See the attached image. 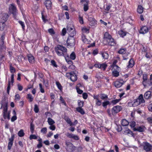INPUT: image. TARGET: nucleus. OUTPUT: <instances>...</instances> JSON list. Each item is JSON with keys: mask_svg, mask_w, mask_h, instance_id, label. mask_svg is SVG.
I'll return each instance as SVG.
<instances>
[{"mask_svg": "<svg viewBox=\"0 0 152 152\" xmlns=\"http://www.w3.org/2000/svg\"><path fill=\"white\" fill-rule=\"evenodd\" d=\"M68 33L71 36H74L76 34L75 28L72 24H68L67 27Z\"/></svg>", "mask_w": 152, "mask_h": 152, "instance_id": "f257e3e1", "label": "nucleus"}, {"mask_svg": "<svg viewBox=\"0 0 152 152\" xmlns=\"http://www.w3.org/2000/svg\"><path fill=\"white\" fill-rule=\"evenodd\" d=\"M65 145H66L65 149L66 151L72 152L75 150L76 147L74 146L72 143L66 142Z\"/></svg>", "mask_w": 152, "mask_h": 152, "instance_id": "f03ea898", "label": "nucleus"}, {"mask_svg": "<svg viewBox=\"0 0 152 152\" xmlns=\"http://www.w3.org/2000/svg\"><path fill=\"white\" fill-rule=\"evenodd\" d=\"M74 36H71L68 38L66 40V45L67 47H73L75 45V39Z\"/></svg>", "mask_w": 152, "mask_h": 152, "instance_id": "7ed1b4c3", "label": "nucleus"}, {"mask_svg": "<svg viewBox=\"0 0 152 152\" xmlns=\"http://www.w3.org/2000/svg\"><path fill=\"white\" fill-rule=\"evenodd\" d=\"M141 146L143 147V149L147 152L150 151L152 149V145L147 142H143Z\"/></svg>", "mask_w": 152, "mask_h": 152, "instance_id": "20e7f679", "label": "nucleus"}, {"mask_svg": "<svg viewBox=\"0 0 152 152\" xmlns=\"http://www.w3.org/2000/svg\"><path fill=\"white\" fill-rule=\"evenodd\" d=\"M122 109V107L120 106H114L111 109L112 114L113 115H115L120 112Z\"/></svg>", "mask_w": 152, "mask_h": 152, "instance_id": "39448f33", "label": "nucleus"}, {"mask_svg": "<svg viewBox=\"0 0 152 152\" xmlns=\"http://www.w3.org/2000/svg\"><path fill=\"white\" fill-rule=\"evenodd\" d=\"M55 51L56 53H58V51H61L64 53H66L67 52V49L65 47L60 45H58L56 47H55Z\"/></svg>", "mask_w": 152, "mask_h": 152, "instance_id": "423d86ee", "label": "nucleus"}, {"mask_svg": "<svg viewBox=\"0 0 152 152\" xmlns=\"http://www.w3.org/2000/svg\"><path fill=\"white\" fill-rule=\"evenodd\" d=\"M69 74L70 76V79L73 82H75L77 80V77L76 74L74 72H72L66 74V76L68 77L67 74Z\"/></svg>", "mask_w": 152, "mask_h": 152, "instance_id": "0eeeda50", "label": "nucleus"}, {"mask_svg": "<svg viewBox=\"0 0 152 152\" xmlns=\"http://www.w3.org/2000/svg\"><path fill=\"white\" fill-rule=\"evenodd\" d=\"M124 83L125 82H121L118 80H117L115 82L114 85L116 87L118 88L121 87Z\"/></svg>", "mask_w": 152, "mask_h": 152, "instance_id": "6e6552de", "label": "nucleus"}, {"mask_svg": "<svg viewBox=\"0 0 152 152\" xmlns=\"http://www.w3.org/2000/svg\"><path fill=\"white\" fill-rule=\"evenodd\" d=\"M88 0H81V2L84 4V10H88Z\"/></svg>", "mask_w": 152, "mask_h": 152, "instance_id": "1a4fd4ad", "label": "nucleus"}, {"mask_svg": "<svg viewBox=\"0 0 152 152\" xmlns=\"http://www.w3.org/2000/svg\"><path fill=\"white\" fill-rule=\"evenodd\" d=\"M148 28L146 26H144L141 28L140 32V34H145L148 32Z\"/></svg>", "mask_w": 152, "mask_h": 152, "instance_id": "9d476101", "label": "nucleus"}, {"mask_svg": "<svg viewBox=\"0 0 152 152\" xmlns=\"http://www.w3.org/2000/svg\"><path fill=\"white\" fill-rule=\"evenodd\" d=\"M52 3L50 0H46L45 4L47 9H49L51 6Z\"/></svg>", "mask_w": 152, "mask_h": 152, "instance_id": "9b49d317", "label": "nucleus"}, {"mask_svg": "<svg viewBox=\"0 0 152 152\" xmlns=\"http://www.w3.org/2000/svg\"><path fill=\"white\" fill-rule=\"evenodd\" d=\"M27 57L29 62L31 64H33L34 62V58L31 54H28L27 55Z\"/></svg>", "mask_w": 152, "mask_h": 152, "instance_id": "f8f14e48", "label": "nucleus"}, {"mask_svg": "<svg viewBox=\"0 0 152 152\" xmlns=\"http://www.w3.org/2000/svg\"><path fill=\"white\" fill-rule=\"evenodd\" d=\"M88 20L90 22V25L91 26H94L96 23L95 19L92 17H88Z\"/></svg>", "mask_w": 152, "mask_h": 152, "instance_id": "ddd939ff", "label": "nucleus"}, {"mask_svg": "<svg viewBox=\"0 0 152 152\" xmlns=\"http://www.w3.org/2000/svg\"><path fill=\"white\" fill-rule=\"evenodd\" d=\"M112 37L107 32H106L104 34V40L107 41Z\"/></svg>", "mask_w": 152, "mask_h": 152, "instance_id": "4468645a", "label": "nucleus"}, {"mask_svg": "<svg viewBox=\"0 0 152 152\" xmlns=\"http://www.w3.org/2000/svg\"><path fill=\"white\" fill-rule=\"evenodd\" d=\"M108 42L109 45H110L111 46H115L116 44L114 42V39H113L111 37V38L109 40L107 41Z\"/></svg>", "mask_w": 152, "mask_h": 152, "instance_id": "2eb2a0df", "label": "nucleus"}, {"mask_svg": "<svg viewBox=\"0 0 152 152\" xmlns=\"http://www.w3.org/2000/svg\"><path fill=\"white\" fill-rule=\"evenodd\" d=\"M42 18L44 22H46L48 21V20L46 19L47 18V16L46 13H45V11H43L42 12Z\"/></svg>", "mask_w": 152, "mask_h": 152, "instance_id": "dca6fc26", "label": "nucleus"}, {"mask_svg": "<svg viewBox=\"0 0 152 152\" xmlns=\"http://www.w3.org/2000/svg\"><path fill=\"white\" fill-rule=\"evenodd\" d=\"M3 113H7L8 110V102L5 101L3 105Z\"/></svg>", "mask_w": 152, "mask_h": 152, "instance_id": "f3484780", "label": "nucleus"}, {"mask_svg": "<svg viewBox=\"0 0 152 152\" xmlns=\"http://www.w3.org/2000/svg\"><path fill=\"white\" fill-rule=\"evenodd\" d=\"M133 129L134 131H137L140 132H142L144 131V128L141 126L138 127L137 128H134Z\"/></svg>", "mask_w": 152, "mask_h": 152, "instance_id": "a211bd4d", "label": "nucleus"}, {"mask_svg": "<svg viewBox=\"0 0 152 152\" xmlns=\"http://www.w3.org/2000/svg\"><path fill=\"white\" fill-rule=\"evenodd\" d=\"M151 92L150 91L146 92L144 94V98L145 99H148L150 98L151 96Z\"/></svg>", "mask_w": 152, "mask_h": 152, "instance_id": "6ab92c4d", "label": "nucleus"}, {"mask_svg": "<svg viewBox=\"0 0 152 152\" xmlns=\"http://www.w3.org/2000/svg\"><path fill=\"white\" fill-rule=\"evenodd\" d=\"M137 99L141 103H143L145 102V100L143 99V95L142 94L140 95L138 98Z\"/></svg>", "mask_w": 152, "mask_h": 152, "instance_id": "aec40b11", "label": "nucleus"}, {"mask_svg": "<svg viewBox=\"0 0 152 152\" xmlns=\"http://www.w3.org/2000/svg\"><path fill=\"white\" fill-rule=\"evenodd\" d=\"M129 123L125 119H123L121 121V124L123 126H126L128 125Z\"/></svg>", "mask_w": 152, "mask_h": 152, "instance_id": "412c9836", "label": "nucleus"}, {"mask_svg": "<svg viewBox=\"0 0 152 152\" xmlns=\"http://www.w3.org/2000/svg\"><path fill=\"white\" fill-rule=\"evenodd\" d=\"M58 52H59V53H56L59 56H63L64 57H65L66 56V53H64V52H63L61 51H58Z\"/></svg>", "mask_w": 152, "mask_h": 152, "instance_id": "4be33fe9", "label": "nucleus"}, {"mask_svg": "<svg viewBox=\"0 0 152 152\" xmlns=\"http://www.w3.org/2000/svg\"><path fill=\"white\" fill-rule=\"evenodd\" d=\"M76 110L78 112L80 113L82 115H83L85 113L84 110L82 108L77 107L76 108Z\"/></svg>", "mask_w": 152, "mask_h": 152, "instance_id": "5701e85b", "label": "nucleus"}, {"mask_svg": "<svg viewBox=\"0 0 152 152\" xmlns=\"http://www.w3.org/2000/svg\"><path fill=\"white\" fill-rule=\"evenodd\" d=\"M101 54L103 58L104 59H108L109 57V55L106 52H101Z\"/></svg>", "mask_w": 152, "mask_h": 152, "instance_id": "b1692460", "label": "nucleus"}, {"mask_svg": "<svg viewBox=\"0 0 152 152\" xmlns=\"http://www.w3.org/2000/svg\"><path fill=\"white\" fill-rule=\"evenodd\" d=\"M123 133L125 134H133L132 132L128 128H126L125 129Z\"/></svg>", "mask_w": 152, "mask_h": 152, "instance_id": "393cba45", "label": "nucleus"}, {"mask_svg": "<svg viewBox=\"0 0 152 152\" xmlns=\"http://www.w3.org/2000/svg\"><path fill=\"white\" fill-rule=\"evenodd\" d=\"M140 102H139L137 99H134V103L132 104L133 107H135L139 105L140 103H141Z\"/></svg>", "mask_w": 152, "mask_h": 152, "instance_id": "a878e982", "label": "nucleus"}, {"mask_svg": "<svg viewBox=\"0 0 152 152\" xmlns=\"http://www.w3.org/2000/svg\"><path fill=\"white\" fill-rule=\"evenodd\" d=\"M118 34L121 36L123 37L125 36L126 34V32L122 30H121L120 31H119Z\"/></svg>", "mask_w": 152, "mask_h": 152, "instance_id": "bb28decb", "label": "nucleus"}, {"mask_svg": "<svg viewBox=\"0 0 152 152\" xmlns=\"http://www.w3.org/2000/svg\"><path fill=\"white\" fill-rule=\"evenodd\" d=\"M9 17L8 15L7 14L5 13L3 14L2 19L4 21H6Z\"/></svg>", "mask_w": 152, "mask_h": 152, "instance_id": "cd10ccee", "label": "nucleus"}, {"mask_svg": "<svg viewBox=\"0 0 152 152\" xmlns=\"http://www.w3.org/2000/svg\"><path fill=\"white\" fill-rule=\"evenodd\" d=\"M48 122L49 125H53L55 123V121L51 118H48Z\"/></svg>", "mask_w": 152, "mask_h": 152, "instance_id": "c85d7f7f", "label": "nucleus"}, {"mask_svg": "<svg viewBox=\"0 0 152 152\" xmlns=\"http://www.w3.org/2000/svg\"><path fill=\"white\" fill-rule=\"evenodd\" d=\"M99 96L101 99L103 100L106 99L108 98L107 95L103 94H100Z\"/></svg>", "mask_w": 152, "mask_h": 152, "instance_id": "c756f323", "label": "nucleus"}, {"mask_svg": "<svg viewBox=\"0 0 152 152\" xmlns=\"http://www.w3.org/2000/svg\"><path fill=\"white\" fill-rule=\"evenodd\" d=\"M24 133L23 129H21L18 133V135L20 137H22L24 135Z\"/></svg>", "mask_w": 152, "mask_h": 152, "instance_id": "7c9ffc66", "label": "nucleus"}, {"mask_svg": "<svg viewBox=\"0 0 152 152\" xmlns=\"http://www.w3.org/2000/svg\"><path fill=\"white\" fill-rule=\"evenodd\" d=\"M66 121V122L69 124L70 126L72 125V122L70 119L69 118H66L64 119Z\"/></svg>", "mask_w": 152, "mask_h": 152, "instance_id": "2f4dec72", "label": "nucleus"}, {"mask_svg": "<svg viewBox=\"0 0 152 152\" xmlns=\"http://www.w3.org/2000/svg\"><path fill=\"white\" fill-rule=\"evenodd\" d=\"M134 61L132 59H130L129 61V64L128 66V67L130 66V67H132L134 65Z\"/></svg>", "mask_w": 152, "mask_h": 152, "instance_id": "473e14b6", "label": "nucleus"}, {"mask_svg": "<svg viewBox=\"0 0 152 152\" xmlns=\"http://www.w3.org/2000/svg\"><path fill=\"white\" fill-rule=\"evenodd\" d=\"M30 131L32 133H33L34 130V125L31 122L30 125Z\"/></svg>", "mask_w": 152, "mask_h": 152, "instance_id": "72a5a7b5", "label": "nucleus"}, {"mask_svg": "<svg viewBox=\"0 0 152 152\" xmlns=\"http://www.w3.org/2000/svg\"><path fill=\"white\" fill-rule=\"evenodd\" d=\"M70 58L72 60H74L76 58V55L74 52H72L70 55Z\"/></svg>", "mask_w": 152, "mask_h": 152, "instance_id": "f704fd0d", "label": "nucleus"}, {"mask_svg": "<svg viewBox=\"0 0 152 152\" xmlns=\"http://www.w3.org/2000/svg\"><path fill=\"white\" fill-rule=\"evenodd\" d=\"M24 59V58L23 57L22 55H20L18 57V60L20 62H21L22 61V60Z\"/></svg>", "mask_w": 152, "mask_h": 152, "instance_id": "c9c22d12", "label": "nucleus"}, {"mask_svg": "<svg viewBox=\"0 0 152 152\" xmlns=\"http://www.w3.org/2000/svg\"><path fill=\"white\" fill-rule=\"evenodd\" d=\"M112 74L115 77H118L119 75V72L116 70L113 71L112 72Z\"/></svg>", "mask_w": 152, "mask_h": 152, "instance_id": "e433bc0d", "label": "nucleus"}, {"mask_svg": "<svg viewBox=\"0 0 152 152\" xmlns=\"http://www.w3.org/2000/svg\"><path fill=\"white\" fill-rule=\"evenodd\" d=\"M82 38L83 41L85 43H88V39L86 38V37L84 35H83L82 36Z\"/></svg>", "mask_w": 152, "mask_h": 152, "instance_id": "4c0bfd02", "label": "nucleus"}, {"mask_svg": "<svg viewBox=\"0 0 152 152\" xmlns=\"http://www.w3.org/2000/svg\"><path fill=\"white\" fill-rule=\"evenodd\" d=\"M126 52V49H121L118 51V53L119 54H124Z\"/></svg>", "mask_w": 152, "mask_h": 152, "instance_id": "58836bf2", "label": "nucleus"}, {"mask_svg": "<svg viewBox=\"0 0 152 152\" xmlns=\"http://www.w3.org/2000/svg\"><path fill=\"white\" fill-rule=\"evenodd\" d=\"M143 84L145 86V85L144 84V82L147 79V75L146 74H144L143 75Z\"/></svg>", "mask_w": 152, "mask_h": 152, "instance_id": "ea45409f", "label": "nucleus"}, {"mask_svg": "<svg viewBox=\"0 0 152 152\" xmlns=\"http://www.w3.org/2000/svg\"><path fill=\"white\" fill-rule=\"evenodd\" d=\"M78 105L79 106L78 107L82 108L83 106L84 102L80 101H78Z\"/></svg>", "mask_w": 152, "mask_h": 152, "instance_id": "a19ab883", "label": "nucleus"}, {"mask_svg": "<svg viewBox=\"0 0 152 152\" xmlns=\"http://www.w3.org/2000/svg\"><path fill=\"white\" fill-rule=\"evenodd\" d=\"M120 100V99H116L115 100H113L112 101L111 103L113 104V105H115Z\"/></svg>", "mask_w": 152, "mask_h": 152, "instance_id": "79ce46f5", "label": "nucleus"}, {"mask_svg": "<svg viewBox=\"0 0 152 152\" xmlns=\"http://www.w3.org/2000/svg\"><path fill=\"white\" fill-rule=\"evenodd\" d=\"M27 98L28 99H29V101L30 102H31L33 100V98L32 97V95L30 94H27Z\"/></svg>", "mask_w": 152, "mask_h": 152, "instance_id": "37998d69", "label": "nucleus"}, {"mask_svg": "<svg viewBox=\"0 0 152 152\" xmlns=\"http://www.w3.org/2000/svg\"><path fill=\"white\" fill-rule=\"evenodd\" d=\"M110 104V102L109 101L104 102L102 103V106L106 108L107 106Z\"/></svg>", "mask_w": 152, "mask_h": 152, "instance_id": "c03bdc74", "label": "nucleus"}, {"mask_svg": "<svg viewBox=\"0 0 152 152\" xmlns=\"http://www.w3.org/2000/svg\"><path fill=\"white\" fill-rule=\"evenodd\" d=\"M56 83L57 86L58 88L60 90H61L62 89V86L61 85L60 83L58 82H56Z\"/></svg>", "mask_w": 152, "mask_h": 152, "instance_id": "a18cd8bd", "label": "nucleus"}, {"mask_svg": "<svg viewBox=\"0 0 152 152\" xmlns=\"http://www.w3.org/2000/svg\"><path fill=\"white\" fill-rule=\"evenodd\" d=\"M16 7L13 4H11L9 6V10H15Z\"/></svg>", "mask_w": 152, "mask_h": 152, "instance_id": "49530a36", "label": "nucleus"}, {"mask_svg": "<svg viewBox=\"0 0 152 152\" xmlns=\"http://www.w3.org/2000/svg\"><path fill=\"white\" fill-rule=\"evenodd\" d=\"M34 112L36 113H37L39 111V109L37 105V104L34 105Z\"/></svg>", "mask_w": 152, "mask_h": 152, "instance_id": "de8ad7c7", "label": "nucleus"}, {"mask_svg": "<svg viewBox=\"0 0 152 152\" xmlns=\"http://www.w3.org/2000/svg\"><path fill=\"white\" fill-rule=\"evenodd\" d=\"M10 80H9L8 81V86L7 87V93L8 94H9L10 90Z\"/></svg>", "mask_w": 152, "mask_h": 152, "instance_id": "09e8293b", "label": "nucleus"}, {"mask_svg": "<svg viewBox=\"0 0 152 152\" xmlns=\"http://www.w3.org/2000/svg\"><path fill=\"white\" fill-rule=\"evenodd\" d=\"M37 138V137L34 134H31V135L29 139L30 140H31L33 139H36Z\"/></svg>", "mask_w": 152, "mask_h": 152, "instance_id": "8fccbe9b", "label": "nucleus"}, {"mask_svg": "<svg viewBox=\"0 0 152 152\" xmlns=\"http://www.w3.org/2000/svg\"><path fill=\"white\" fill-rule=\"evenodd\" d=\"M136 123L134 121H132L130 123V126L131 127V128H134L135 126Z\"/></svg>", "mask_w": 152, "mask_h": 152, "instance_id": "3c124183", "label": "nucleus"}, {"mask_svg": "<svg viewBox=\"0 0 152 152\" xmlns=\"http://www.w3.org/2000/svg\"><path fill=\"white\" fill-rule=\"evenodd\" d=\"M10 70L11 72L12 73H13L15 72V68L13 66H12L11 65L10 66Z\"/></svg>", "mask_w": 152, "mask_h": 152, "instance_id": "603ef678", "label": "nucleus"}, {"mask_svg": "<svg viewBox=\"0 0 152 152\" xmlns=\"http://www.w3.org/2000/svg\"><path fill=\"white\" fill-rule=\"evenodd\" d=\"M82 31L83 32L88 33L89 32V29L85 28H83L82 29Z\"/></svg>", "mask_w": 152, "mask_h": 152, "instance_id": "864d4df0", "label": "nucleus"}, {"mask_svg": "<svg viewBox=\"0 0 152 152\" xmlns=\"http://www.w3.org/2000/svg\"><path fill=\"white\" fill-rule=\"evenodd\" d=\"M107 66V64H101V68H102L104 70L105 69Z\"/></svg>", "mask_w": 152, "mask_h": 152, "instance_id": "5fc2aeb1", "label": "nucleus"}, {"mask_svg": "<svg viewBox=\"0 0 152 152\" xmlns=\"http://www.w3.org/2000/svg\"><path fill=\"white\" fill-rule=\"evenodd\" d=\"M39 86L40 88V91L41 92L43 93L45 92V91L43 88H42V84L41 83L39 84Z\"/></svg>", "mask_w": 152, "mask_h": 152, "instance_id": "6e6d98bb", "label": "nucleus"}, {"mask_svg": "<svg viewBox=\"0 0 152 152\" xmlns=\"http://www.w3.org/2000/svg\"><path fill=\"white\" fill-rule=\"evenodd\" d=\"M48 31L51 34H55V32L53 28H50L48 30Z\"/></svg>", "mask_w": 152, "mask_h": 152, "instance_id": "4d7b16f0", "label": "nucleus"}, {"mask_svg": "<svg viewBox=\"0 0 152 152\" xmlns=\"http://www.w3.org/2000/svg\"><path fill=\"white\" fill-rule=\"evenodd\" d=\"M51 64L53 65L54 67H56L57 66V65L56 64V62L55 61L53 60H52L51 61Z\"/></svg>", "mask_w": 152, "mask_h": 152, "instance_id": "13d9d810", "label": "nucleus"}, {"mask_svg": "<svg viewBox=\"0 0 152 152\" xmlns=\"http://www.w3.org/2000/svg\"><path fill=\"white\" fill-rule=\"evenodd\" d=\"M79 21L80 23H81L82 24L83 23V18L80 16V15L79 16Z\"/></svg>", "mask_w": 152, "mask_h": 152, "instance_id": "bf43d9fd", "label": "nucleus"}, {"mask_svg": "<svg viewBox=\"0 0 152 152\" xmlns=\"http://www.w3.org/2000/svg\"><path fill=\"white\" fill-rule=\"evenodd\" d=\"M14 82V74H12L11 76V80L10 83H12V84Z\"/></svg>", "mask_w": 152, "mask_h": 152, "instance_id": "052dcab7", "label": "nucleus"}, {"mask_svg": "<svg viewBox=\"0 0 152 152\" xmlns=\"http://www.w3.org/2000/svg\"><path fill=\"white\" fill-rule=\"evenodd\" d=\"M47 129L46 127H44L42 128L41 130V132H42L45 134L47 132Z\"/></svg>", "mask_w": 152, "mask_h": 152, "instance_id": "680f3d73", "label": "nucleus"}, {"mask_svg": "<svg viewBox=\"0 0 152 152\" xmlns=\"http://www.w3.org/2000/svg\"><path fill=\"white\" fill-rule=\"evenodd\" d=\"M17 117L16 115H14L11 118V121L12 122H14L17 119Z\"/></svg>", "mask_w": 152, "mask_h": 152, "instance_id": "e2e57ef3", "label": "nucleus"}, {"mask_svg": "<svg viewBox=\"0 0 152 152\" xmlns=\"http://www.w3.org/2000/svg\"><path fill=\"white\" fill-rule=\"evenodd\" d=\"M20 98V96L19 94H17L15 96V100L16 101L19 100Z\"/></svg>", "mask_w": 152, "mask_h": 152, "instance_id": "0e129e2a", "label": "nucleus"}, {"mask_svg": "<svg viewBox=\"0 0 152 152\" xmlns=\"http://www.w3.org/2000/svg\"><path fill=\"white\" fill-rule=\"evenodd\" d=\"M66 33V29L64 28L63 29L62 31V34L63 36H64Z\"/></svg>", "mask_w": 152, "mask_h": 152, "instance_id": "69168bd1", "label": "nucleus"}, {"mask_svg": "<svg viewBox=\"0 0 152 152\" xmlns=\"http://www.w3.org/2000/svg\"><path fill=\"white\" fill-rule=\"evenodd\" d=\"M13 145V142H9L8 146V149L9 150H10L11 148Z\"/></svg>", "mask_w": 152, "mask_h": 152, "instance_id": "338daca9", "label": "nucleus"}, {"mask_svg": "<svg viewBox=\"0 0 152 152\" xmlns=\"http://www.w3.org/2000/svg\"><path fill=\"white\" fill-rule=\"evenodd\" d=\"M83 97L84 99H86L88 97V95L87 93H83Z\"/></svg>", "mask_w": 152, "mask_h": 152, "instance_id": "774afa93", "label": "nucleus"}]
</instances>
